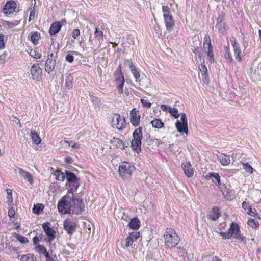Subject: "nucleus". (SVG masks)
<instances>
[{"label":"nucleus","mask_w":261,"mask_h":261,"mask_svg":"<svg viewBox=\"0 0 261 261\" xmlns=\"http://www.w3.org/2000/svg\"><path fill=\"white\" fill-rule=\"evenodd\" d=\"M56 61L52 59H47L45 65V70L48 73L53 71L56 66Z\"/></svg>","instance_id":"nucleus-21"},{"label":"nucleus","mask_w":261,"mask_h":261,"mask_svg":"<svg viewBox=\"0 0 261 261\" xmlns=\"http://www.w3.org/2000/svg\"><path fill=\"white\" fill-rule=\"evenodd\" d=\"M218 159L223 166L228 165L230 163V157L224 154H220L218 155Z\"/></svg>","instance_id":"nucleus-24"},{"label":"nucleus","mask_w":261,"mask_h":261,"mask_svg":"<svg viewBox=\"0 0 261 261\" xmlns=\"http://www.w3.org/2000/svg\"><path fill=\"white\" fill-rule=\"evenodd\" d=\"M65 143L68 144V146L72 148L77 149L79 148V145L74 141H65Z\"/></svg>","instance_id":"nucleus-48"},{"label":"nucleus","mask_w":261,"mask_h":261,"mask_svg":"<svg viewBox=\"0 0 261 261\" xmlns=\"http://www.w3.org/2000/svg\"><path fill=\"white\" fill-rule=\"evenodd\" d=\"M169 112L172 116H173L175 118H178L179 116V114L176 108L171 107Z\"/></svg>","instance_id":"nucleus-46"},{"label":"nucleus","mask_w":261,"mask_h":261,"mask_svg":"<svg viewBox=\"0 0 261 261\" xmlns=\"http://www.w3.org/2000/svg\"><path fill=\"white\" fill-rule=\"evenodd\" d=\"M59 44H55L53 43L50 45L49 47V51L50 53H58Z\"/></svg>","instance_id":"nucleus-50"},{"label":"nucleus","mask_w":261,"mask_h":261,"mask_svg":"<svg viewBox=\"0 0 261 261\" xmlns=\"http://www.w3.org/2000/svg\"><path fill=\"white\" fill-rule=\"evenodd\" d=\"M80 185V180L76 182H74V183H71V184H70L69 185L70 188L68 190V193L69 194L71 193V194H73V193L74 192L76 191V190H77V188L79 187Z\"/></svg>","instance_id":"nucleus-35"},{"label":"nucleus","mask_w":261,"mask_h":261,"mask_svg":"<svg viewBox=\"0 0 261 261\" xmlns=\"http://www.w3.org/2000/svg\"><path fill=\"white\" fill-rule=\"evenodd\" d=\"M5 252L11 256H14V254L16 255L18 254L17 252V248L10 246H7L5 247Z\"/></svg>","instance_id":"nucleus-28"},{"label":"nucleus","mask_w":261,"mask_h":261,"mask_svg":"<svg viewBox=\"0 0 261 261\" xmlns=\"http://www.w3.org/2000/svg\"><path fill=\"white\" fill-rule=\"evenodd\" d=\"M210 176L212 177H213L214 178L216 179L218 184H220V176L217 173H210Z\"/></svg>","instance_id":"nucleus-56"},{"label":"nucleus","mask_w":261,"mask_h":261,"mask_svg":"<svg viewBox=\"0 0 261 261\" xmlns=\"http://www.w3.org/2000/svg\"><path fill=\"white\" fill-rule=\"evenodd\" d=\"M248 224L252 227L256 228L258 226L259 223L254 219H249L247 222Z\"/></svg>","instance_id":"nucleus-44"},{"label":"nucleus","mask_w":261,"mask_h":261,"mask_svg":"<svg viewBox=\"0 0 261 261\" xmlns=\"http://www.w3.org/2000/svg\"><path fill=\"white\" fill-rule=\"evenodd\" d=\"M242 164L243 168L245 169L246 172L249 173V174H252L253 173L254 169L252 167L249 163L247 162L245 163H243Z\"/></svg>","instance_id":"nucleus-42"},{"label":"nucleus","mask_w":261,"mask_h":261,"mask_svg":"<svg viewBox=\"0 0 261 261\" xmlns=\"http://www.w3.org/2000/svg\"><path fill=\"white\" fill-rule=\"evenodd\" d=\"M54 175L56 177V179L57 180L61 181H64L66 177L64 174L59 170H56L54 173Z\"/></svg>","instance_id":"nucleus-36"},{"label":"nucleus","mask_w":261,"mask_h":261,"mask_svg":"<svg viewBox=\"0 0 261 261\" xmlns=\"http://www.w3.org/2000/svg\"><path fill=\"white\" fill-rule=\"evenodd\" d=\"M140 222L139 220L137 218L132 219L129 223V226L131 228L137 229L139 228Z\"/></svg>","instance_id":"nucleus-31"},{"label":"nucleus","mask_w":261,"mask_h":261,"mask_svg":"<svg viewBox=\"0 0 261 261\" xmlns=\"http://www.w3.org/2000/svg\"><path fill=\"white\" fill-rule=\"evenodd\" d=\"M134 168V167L132 166L129 163H122L119 168L120 176L124 179H129L132 176Z\"/></svg>","instance_id":"nucleus-5"},{"label":"nucleus","mask_w":261,"mask_h":261,"mask_svg":"<svg viewBox=\"0 0 261 261\" xmlns=\"http://www.w3.org/2000/svg\"><path fill=\"white\" fill-rule=\"evenodd\" d=\"M141 102L142 105L146 107L149 108L150 107L151 104V103L148 101L147 100L141 99Z\"/></svg>","instance_id":"nucleus-61"},{"label":"nucleus","mask_w":261,"mask_h":261,"mask_svg":"<svg viewBox=\"0 0 261 261\" xmlns=\"http://www.w3.org/2000/svg\"><path fill=\"white\" fill-rule=\"evenodd\" d=\"M42 69L38 64H34L31 69V73L33 79L36 80H39L40 77L42 75Z\"/></svg>","instance_id":"nucleus-14"},{"label":"nucleus","mask_w":261,"mask_h":261,"mask_svg":"<svg viewBox=\"0 0 261 261\" xmlns=\"http://www.w3.org/2000/svg\"><path fill=\"white\" fill-rule=\"evenodd\" d=\"M209 43H210V44H212L211 42L210 37L208 35H205V36L204 37V45H204V50L206 49V46L208 45Z\"/></svg>","instance_id":"nucleus-49"},{"label":"nucleus","mask_w":261,"mask_h":261,"mask_svg":"<svg viewBox=\"0 0 261 261\" xmlns=\"http://www.w3.org/2000/svg\"><path fill=\"white\" fill-rule=\"evenodd\" d=\"M229 230L231 231V236L233 238L238 240L240 243H243L244 244H246V237L241 233L239 227L237 223L232 222Z\"/></svg>","instance_id":"nucleus-7"},{"label":"nucleus","mask_w":261,"mask_h":261,"mask_svg":"<svg viewBox=\"0 0 261 261\" xmlns=\"http://www.w3.org/2000/svg\"><path fill=\"white\" fill-rule=\"evenodd\" d=\"M66 61L69 63H72L74 61V57L70 53H68L65 57Z\"/></svg>","instance_id":"nucleus-58"},{"label":"nucleus","mask_w":261,"mask_h":261,"mask_svg":"<svg viewBox=\"0 0 261 261\" xmlns=\"http://www.w3.org/2000/svg\"><path fill=\"white\" fill-rule=\"evenodd\" d=\"M162 12L166 27L168 30H170L174 24L173 17L171 14L170 9L167 6H163Z\"/></svg>","instance_id":"nucleus-10"},{"label":"nucleus","mask_w":261,"mask_h":261,"mask_svg":"<svg viewBox=\"0 0 261 261\" xmlns=\"http://www.w3.org/2000/svg\"><path fill=\"white\" fill-rule=\"evenodd\" d=\"M62 27L61 22L57 21L53 23L49 28V33L50 35H55L60 30Z\"/></svg>","instance_id":"nucleus-20"},{"label":"nucleus","mask_w":261,"mask_h":261,"mask_svg":"<svg viewBox=\"0 0 261 261\" xmlns=\"http://www.w3.org/2000/svg\"><path fill=\"white\" fill-rule=\"evenodd\" d=\"M80 35V31L79 29H74L71 33L72 37L74 39H77V37Z\"/></svg>","instance_id":"nucleus-55"},{"label":"nucleus","mask_w":261,"mask_h":261,"mask_svg":"<svg viewBox=\"0 0 261 261\" xmlns=\"http://www.w3.org/2000/svg\"><path fill=\"white\" fill-rule=\"evenodd\" d=\"M148 148L151 149H156L160 144V141L157 139H148L147 140Z\"/></svg>","instance_id":"nucleus-22"},{"label":"nucleus","mask_w":261,"mask_h":261,"mask_svg":"<svg viewBox=\"0 0 261 261\" xmlns=\"http://www.w3.org/2000/svg\"><path fill=\"white\" fill-rule=\"evenodd\" d=\"M182 168L185 174L188 177H192L193 175V170L190 163H185L182 164Z\"/></svg>","instance_id":"nucleus-17"},{"label":"nucleus","mask_w":261,"mask_h":261,"mask_svg":"<svg viewBox=\"0 0 261 261\" xmlns=\"http://www.w3.org/2000/svg\"><path fill=\"white\" fill-rule=\"evenodd\" d=\"M72 197L66 195L62 197L58 204V209L60 213L62 214L71 213V201Z\"/></svg>","instance_id":"nucleus-2"},{"label":"nucleus","mask_w":261,"mask_h":261,"mask_svg":"<svg viewBox=\"0 0 261 261\" xmlns=\"http://www.w3.org/2000/svg\"><path fill=\"white\" fill-rule=\"evenodd\" d=\"M42 227L47 237L44 239L45 241L50 242L55 238V230L50 228V224L48 222H45L42 224Z\"/></svg>","instance_id":"nucleus-11"},{"label":"nucleus","mask_w":261,"mask_h":261,"mask_svg":"<svg viewBox=\"0 0 261 261\" xmlns=\"http://www.w3.org/2000/svg\"><path fill=\"white\" fill-rule=\"evenodd\" d=\"M43 208L41 207V205H36L34 206L33 208V212L34 213L36 214H39L40 213V212L42 211Z\"/></svg>","instance_id":"nucleus-53"},{"label":"nucleus","mask_w":261,"mask_h":261,"mask_svg":"<svg viewBox=\"0 0 261 261\" xmlns=\"http://www.w3.org/2000/svg\"><path fill=\"white\" fill-rule=\"evenodd\" d=\"M142 128L139 127L133 132V139L132 141V148L137 152L141 151V140L142 139Z\"/></svg>","instance_id":"nucleus-3"},{"label":"nucleus","mask_w":261,"mask_h":261,"mask_svg":"<svg viewBox=\"0 0 261 261\" xmlns=\"http://www.w3.org/2000/svg\"><path fill=\"white\" fill-rule=\"evenodd\" d=\"M115 84L116 86L117 90L119 94H123V87L125 79L121 72V66L120 65L114 73Z\"/></svg>","instance_id":"nucleus-4"},{"label":"nucleus","mask_w":261,"mask_h":261,"mask_svg":"<svg viewBox=\"0 0 261 261\" xmlns=\"http://www.w3.org/2000/svg\"><path fill=\"white\" fill-rule=\"evenodd\" d=\"M203 261H221L219 258L214 255L205 256L202 258Z\"/></svg>","instance_id":"nucleus-41"},{"label":"nucleus","mask_w":261,"mask_h":261,"mask_svg":"<svg viewBox=\"0 0 261 261\" xmlns=\"http://www.w3.org/2000/svg\"><path fill=\"white\" fill-rule=\"evenodd\" d=\"M76 224L74 222L66 220L64 222V228L68 234H72L75 231Z\"/></svg>","instance_id":"nucleus-16"},{"label":"nucleus","mask_w":261,"mask_h":261,"mask_svg":"<svg viewBox=\"0 0 261 261\" xmlns=\"http://www.w3.org/2000/svg\"><path fill=\"white\" fill-rule=\"evenodd\" d=\"M130 120L134 126H139L140 122V114L139 111L136 108H133L130 112Z\"/></svg>","instance_id":"nucleus-12"},{"label":"nucleus","mask_w":261,"mask_h":261,"mask_svg":"<svg viewBox=\"0 0 261 261\" xmlns=\"http://www.w3.org/2000/svg\"><path fill=\"white\" fill-rule=\"evenodd\" d=\"M6 191L7 194L8 204L9 205H12L13 204V197L12 194V190L10 189H7Z\"/></svg>","instance_id":"nucleus-43"},{"label":"nucleus","mask_w":261,"mask_h":261,"mask_svg":"<svg viewBox=\"0 0 261 261\" xmlns=\"http://www.w3.org/2000/svg\"><path fill=\"white\" fill-rule=\"evenodd\" d=\"M221 235L223 238L225 239H230L232 237L231 231H230L229 230L228 231L222 232L221 233Z\"/></svg>","instance_id":"nucleus-57"},{"label":"nucleus","mask_w":261,"mask_h":261,"mask_svg":"<svg viewBox=\"0 0 261 261\" xmlns=\"http://www.w3.org/2000/svg\"><path fill=\"white\" fill-rule=\"evenodd\" d=\"M175 127L179 133H185L186 135H188V122L185 113L181 114L180 120H177L176 122Z\"/></svg>","instance_id":"nucleus-6"},{"label":"nucleus","mask_w":261,"mask_h":261,"mask_svg":"<svg viewBox=\"0 0 261 261\" xmlns=\"http://www.w3.org/2000/svg\"><path fill=\"white\" fill-rule=\"evenodd\" d=\"M199 70L201 72V78L202 80H206L207 77V68L204 64H201L199 67Z\"/></svg>","instance_id":"nucleus-32"},{"label":"nucleus","mask_w":261,"mask_h":261,"mask_svg":"<svg viewBox=\"0 0 261 261\" xmlns=\"http://www.w3.org/2000/svg\"><path fill=\"white\" fill-rule=\"evenodd\" d=\"M17 4L14 1H9L6 3L4 9V13L7 15L12 14L16 8Z\"/></svg>","instance_id":"nucleus-13"},{"label":"nucleus","mask_w":261,"mask_h":261,"mask_svg":"<svg viewBox=\"0 0 261 261\" xmlns=\"http://www.w3.org/2000/svg\"><path fill=\"white\" fill-rule=\"evenodd\" d=\"M22 261H36V259L35 256L32 254H28L21 256V258Z\"/></svg>","instance_id":"nucleus-40"},{"label":"nucleus","mask_w":261,"mask_h":261,"mask_svg":"<svg viewBox=\"0 0 261 261\" xmlns=\"http://www.w3.org/2000/svg\"><path fill=\"white\" fill-rule=\"evenodd\" d=\"M207 56L209 57V60L211 63L214 62V57L213 51V47L212 44L206 46V49L205 50Z\"/></svg>","instance_id":"nucleus-27"},{"label":"nucleus","mask_w":261,"mask_h":261,"mask_svg":"<svg viewBox=\"0 0 261 261\" xmlns=\"http://www.w3.org/2000/svg\"><path fill=\"white\" fill-rule=\"evenodd\" d=\"M152 126L155 128L160 129L162 128L164 124L160 119H155L150 122Z\"/></svg>","instance_id":"nucleus-30"},{"label":"nucleus","mask_w":261,"mask_h":261,"mask_svg":"<svg viewBox=\"0 0 261 261\" xmlns=\"http://www.w3.org/2000/svg\"><path fill=\"white\" fill-rule=\"evenodd\" d=\"M225 53L224 55L225 58L227 63H231L232 61V58L229 51L228 47L225 46L224 47Z\"/></svg>","instance_id":"nucleus-38"},{"label":"nucleus","mask_w":261,"mask_h":261,"mask_svg":"<svg viewBox=\"0 0 261 261\" xmlns=\"http://www.w3.org/2000/svg\"><path fill=\"white\" fill-rule=\"evenodd\" d=\"M230 42L231 43V44H232V46L233 47L239 46L238 43L237 42V41L236 40V39H235V38L234 37H231L230 38Z\"/></svg>","instance_id":"nucleus-62"},{"label":"nucleus","mask_w":261,"mask_h":261,"mask_svg":"<svg viewBox=\"0 0 261 261\" xmlns=\"http://www.w3.org/2000/svg\"><path fill=\"white\" fill-rule=\"evenodd\" d=\"M58 53H50L49 54L50 57L48 58L47 59H52L53 60H55L56 61V59Z\"/></svg>","instance_id":"nucleus-64"},{"label":"nucleus","mask_w":261,"mask_h":261,"mask_svg":"<svg viewBox=\"0 0 261 261\" xmlns=\"http://www.w3.org/2000/svg\"><path fill=\"white\" fill-rule=\"evenodd\" d=\"M111 123L112 127L118 130H122L126 126L124 117L121 116L118 114H114L113 115Z\"/></svg>","instance_id":"nucleus-8"},{"label":"nucleus","mask_w":261,"mask_h":261,"mask_svg":"<svg viewBox=\"0 0 261 261\" xmlns=\"http://www.w3.org/2000/svg\"><path fill=\"white\" fill-rule=\"evenodd\" d=\"M220 216V210L217 207H214L212 210V212L208 215V218L212 220H216Z\"/></svg>","instance_id":"nucleus-26"},{"label":"nucleus","mask_w":261,"mask_h":261,"mask_svg":"<svg viewBox=\"0 0 261 261\" xmlns=\"http://www.w3.org/2000/svg\"><path fill=\"white\" fill-rule=\"evenodd\" d=\"M216 28L218 29L219 31L223 34L225 31V27L224 23H216Z\"/></svg>","instance_id":"nucleus-52"},{"label":"nucleus","mask_w":261,"mask_h":261,"mask_svg":"<svg viewBox=\"0 0 261 261\" xmlns=\"http://www.w3.org/2000/svg\"><path fill=\"white\" fill-rule=\"evenodd\" d=\"M94 34L95 38L97 39L99 42H102L103 40V32L101 30L99 29V28H98V27H96L95 28Z\"/></svg>","instance_id":"nucleus-29"},{"label":"nucleus","mask_w":261,"mask_h":261,"mask_svg":"<svg viewBox=\"0 0 261 261\" xmlns=\"http://www.w3.org/2000/svg\"><path fill=\"white\" fill-rule=\"evenodd\" d=\"M30 39L34 44H37L38 40L40 39L39 34L37 32L32 33L30 36Z\"/></svg>","instance_id":"nucleus-39"},{"label":"nucleus","mask_w":261,"mask_h":261,"mask_svg":"<svg viewBox=\"0 0 261 261\" xmlns=\"http://www.w3.org/2000/svg\"><path fill=\"white\" fill-rule=\"evenodd\" d=\"M46 261H58V259L56 255L51 254L46 257Z\"/></svg>","instance_id":"nucleus-60"},{"label":"nucleus","mask_w":261,"mask_h":261,"mask_svg":"<svg viewBox=\"0 0 261 261\" xmlns=\"http://www.w3.org/2000/svg\"><path fill=\"white\" fill-rule=\"evenodd\" d=\"M66 88L70 90L72 88V78L68 77L66 80Z\"/></svg>","instance_id":"nucleus-51"},{"label":"nucleus","mask_w":261,"mask_h":261,"mask_svg":"<svg viewBox=\"0 0 261 261\" xmlns=\"http://www.w3.org/2000/svg\"><path fill=\"white\" fill-rule=\"evenodd\" d=\"M71 213L75 214H80L84 211V205L82 200L76 199L72 196L71 201Z\"/></svg>","instance_id":"nucleus-9"},{"label":"nucleus","mask_w":261,"mask_h":261,"mask_svg":"<svg viewBox=\"0 0 261 261\" xmlns=\"http://www.w3.org/2000/svg\"><path fill=\"white\" fill-rule=\"evenodd\" d=\"M35 250L36 252L40 254L44 255L45 257L49 255V254L47 251V249L43 245L38 244L36 246Z\"/></svg>","instance_id":"nucleus-25"},{"label":"nucleus","mask_w":261,"mask_h":261,"mask_svg":"<svg viewBox=\"0 0 261 261\" xmlns=\"http://www.w3.org/2000/svg\"><path fill=\"white\" fill-rule=\"evenodd\" d=\"M242 207L245 210H247V213L251 216H253L254 214V212L252 211L251 208L249 206L248 204L244 201L242 203Z\"/></svg>","instance_id":"nucleus-45"},{"label":"nucleus","mask_w":261,"mask_h":261,"mask_svg":"<svg viewBox=\"0 0 261 261\" xmlns=\"http://www.w3.org/2000/svg\"><path fill=\"white\" fill-rule=\"evenodd\" d=\"M110 142L116 148L122 150L125 149V146L123 141L119 138L113 137V139L111 140Z\"/></svg>","instance_id":"nucleus-19"},{"label":"nucleus","mask_w":261,"mask_h":261,"mask_svg":"<svg viewBox=\"0 0 261 261\" xmlns=\"http://www.w3.org/2000/svg\"><path fill=\"white\" fill-rule=\"evenodd\" d=\"M66 179L69 183H74L80 179L76 176V175L72 172L66 170L65 172Z\"/></svg>","instance_id":"nucleus-23"},{"label":"nucleus","mask_w":261,"mask_h":261,"mask_svg":"<svg viewBox=\"0 0 261 261\" xmlns=\"http://www.w3.org/2000/svg\"><path fill=\"white\" fill-rule=\"evenodd\" d=\"M125 241H126V243H125L126 247H128L132 246L134 241L129 237L128 236L126 238Z\"/></svg>","instance_id":"nucleus-59"},{"label":"nucleus","mask_w":261,"mask_h":261,"mask_svg":"<svg viewBox=\"0 0 261 261\" xmlns=\"http://www.w3.org/2000/svg\"><path fill=\"white\" fill-rule=\"evenodd\" d=\"M234 56L235 59L238 62H240L242 60V56H241V50L239 46L233 47Z\"/></svg>","instance_id":"nucleus-33"},{"label":"nucleus","mask_w":261,"mask_h":261,"mask_svg":"<svg viewBox=\"0 0 261 261\" xmlns=\"http://www.w3.org/2000/svg\"><path fill=\"white\" fill-rule=\"evenodd\" d=\"M31 136L33 142L35 144L38 145L41 143V139L36 132L33 130L31 131Z\"/></svg>","instance_id":"nucleus-34"},{"label":"nucleus","mask_w":261,"mask_h":261,"mask_svg":"<svg viewBox=\"0 0 261 261\" xmlns=\"http://www.w3.org/2000/svg\"><path fill=\"white\" fill-rule=\"evenodd\" d=\"M124 64L128 66L132 74H133L134 77L136 81H138V80L140 77V74L132 61L130 60H126L124 62Z\"/></svg>","instance_id":"nucleus-15"},{"label":"nucleus","mask_w":261,"mask_h":261,"mask_svg":"<svg viewBox=\"0 0 261 261\" xmlns=\"http://www.w3.org/2000/svg\"><path fill=\"white\" fill-rule=\"evenodd\" d=\"M165 246L171 249L175 247L180 242V238L172 228L167 229L164 234Z\"/></svg>","instance_id":"nucleus-1"},{"label":"nucleus","mask_w":261,"mask_h":261,"mask_svg":"<svg viewBox=\"0 0 261 261\" xmlns=\"http://www.w3.org/2000/svg\"><path fill=\"white\" fill-rule=\"evenodd\" d=\"M13 236L15 238L17 239L21 244H27L29 242V240L25 237L16 233H14L13 234Z\"/></svg>","instance_id":"nucleus-37"},{"label":"nucleus","mask_w":261,"mask_h":261,"mask_svg":"<svg viewBox=\"0 0 261 261\" xmlns=\"http://www.w3.org/2000/svg\"><path fill=\"white\" fill-rule=\"evenodd\" d=\"M128 237L132 239L134 241H136L140 237V233L139 232L130 233Z\"/></svg>","instance_id":"nucleus-54"},{"label":"nucleus","mask_w":261,"mask_h":261,"mask_svg":"<svg viewBox=\"0 0 261 261\" xmlns=\"http://www.w3.org/2000/svg\"><path fill=\"white\" fill-rule=\"evenodd\" d=\"M19 174L22 177L25 179L30 184H33L34 182L33 177L30 173L20 168L19 169Z\"/></svg>","instance_id":"nucleus-18"},{"label":"nucleus","mask_w":261,"mask_h":261,"mask_svg":"<svg viewBox=\"0 0 261 261\" xmlns=\"http://www.w3.org/2000/svg\"><path fill=\"white\" fill-rule=\"evenodd\" d=\"M29 54L32 57L35 59H39L41 56V54L36 50H31Z\"/></svg>","instance_id":"nucleus-47"},{"label":"nucleus","mask_w":261,"mask_h":261,"mask_svg":"<svg viewBox=\"0 0 261 261\" xmlns=\"http://www.w3.org/2000/svg\"><path fill=\"white\" fill-rule=\"evenodd\" d=\"M15 214V211L13 207L9 208L8 211V216L10 218H12Z\"/></svg>","instance_id":"nucleus-63"}]
</instances>
